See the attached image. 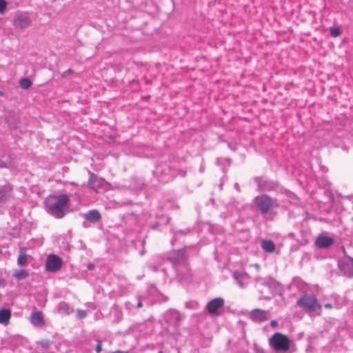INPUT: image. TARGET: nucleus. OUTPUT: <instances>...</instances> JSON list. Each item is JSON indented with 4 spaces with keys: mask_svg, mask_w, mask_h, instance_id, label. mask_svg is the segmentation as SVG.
I'll use <instances>...</instances> for the list:
<instances>
[{
    "mask_svg": "<svg viewBox=\"0 0 353 353\" xmlns=\"http://www.w3.org/2000/svg\"><path fill=\"white\" fill-rule=\"evenodd\" d=\"M69 201L67 194L51 196L45 201L46 210L57 219L63 218L69 208Z\"/></svg>",
    "mask_w": 353,
    "mask_h": 353,
    "instance_id": "obj_1",
    "label": "nucleus"
},
{
    "mask_svg": "<svg viewBox=\"0 0 353 353\" xmlns=\"http://www.w3.org/2000/svg\"><path fill=\"white\" fill-rule=\"evenodd\" d=\"M168 260L174 268L178 276L181 279H185L189 274V268L187 262V256L184 251L173 250L168 256Z\"/></svg>",
    "mask_w": 353,
    "mask_h": 353,
    "instance_id": "obj_2",
    "label": "nucleus"
},
{
    "mask_svg": "<svg viewBox=\"0 0 353 353\" xmlns=\"http://www.w3.org/2000/svg\"><path fill=\"white\" fill-rule=\"evenodd\" d=\"M297 304L310 315H319L321 306L312 294H305L297 301Z\"/></svg>",
    "mask_w": 353,
    "mask_h": 353,
    "instance_id": "obj_3",
    "label": "nucleus"
},
{
    "mask_svg": "<svg viewBox=\"0 0 353 353\" xmlns=\"http://www.w3.org/2000/svg\"><path fill=\"white\" fill-rule=\"evenodd\" d=\"M268 342L270 347L276 353H285L290 348L291 341L288 336L280 332L274 333Z\"/></svg>",
    "mask_w": 353,
    "mask_h": 353,
    "instance_id": "obj_4",
    "label": "nucleus"
},
{
    "mask_svg": "<svg viewBox=\"0 0 353 353\" xmlns=\"http://www.w3.org/2000/svg\"><path fill=\"white\" fill-rule=\"evenodd\" d=\"M255 205L262 214L271 212L279 205L276 199H272L267 194L258 196L254 199Z\"/></svg>",
    "mask_w": 353,
    "mask_h": 353,
    "instance_id": "obj_5",
    "label": "nucleus"
},
{
    "mask_svg": "<svg viewBox=\"0 0 353 353\" xmlns=\"http://www.w3.org/2000/svg\"><path fill=\"white\" fill-rule=\"evenodd\" d=\"M269 311L254 309L248 314V318L254 323H261L268 319Z\"/></svg>",
    "mask_w": 353,
    "mask_h": 353,
    "instance_id": "obj_6",
    "label": "nucleus"
},
{
    "mask_svg": "<svg viewBox=\"0 0 353 353\" xmlns=\"http://www.w3.org/2000/svg\"><path fill=\"white\" fill-rule=\"evenodd\" d=\"M256 285L259 288L264 287L267 288L268 292L272 294L273 292L277 289L279 283L273 278H259L256 280Z\"/></svg>",
    "mask_w": 353,
    "mask_h": 353,
    "instance_id": "obj_7",
    "label": "nucleus"
},
{
    "mask_svg": "<svg viewBox=\"0 0 353 353\" xmlns=\"http://www.w3.org/2000/svg\"><path fill=\"white\" fill-rule=\"evenodd\" d=\"M224 300L220 297L212 299L206 305V310L211 316H217L219 310L224 305Z\"/></svg>",
    "mask_w": 353,
    "mask_h": 353,
    "instance_id": "obj_8",
    "label": "nucleus"
},
{
    "mask_svg": "<svg viewBox=\"0 0 353 353\" xmlns=\"http://www.w3.org/2000/svg\"><path fill=\"white\" fill-rule=\"evenodd\" d=\"M61 265L62 261L59 256L50 254L46 260V268L49 272H56L61 268Z\"/></svg>",
    "mask_w": 353,
    "mask_h": 353,
    "instance_id": "obj_9",
    "label": "nucleus"
},
{
    "mask_svg": "<svg viewBox=\"0 0 353 353\" xmlns=\"http://www.w3.org/2000/svg\"><path fill=\"white\" fill-rule=\"evenodd\" d=\"M236 284L241 288H245L250 282L249 275L243 270H236L233 274Z\"/></svg>",
    "mask_w": 353,
    "mask_h": 353,
    "instance_id": "obj_10",
    "label": "nucleus"
},
{
    "mask_svg": "<svg viewBox=\"0 0 353 353\" xmlns=\"http://www.w3.org/2000/svg\"><path fill=\"white\" fill-rule=\"evenodd\" d=\"M31 24V20L26 13L18 14L14 20V26L16 28L25 29Z\"/></svg>",
    "mask_w": 353,
    "mask_h": 353,
    "instance_id": "obj_11",
    "label": "nucleus"
},
{
    "mask_svg": "<svg viewBox=\"0 0 353 353\" xmlns=\"http://www.w3.org/2000/svg\"><path fill=\"white\" fill-rule=\"evenodd\" d=\"M339 267L341 271L347 276L351 277L353 276V259H348L347 260L340 261Z\"/></svg>",
    "mask_w": 353,
    "mask_h": 353,
    "instance_id": "obj_12",
    "label": "nucleus"
},
{
    "mask_svg": "<svg viewBox=\"0 0 353 353\" xmlns=\"http://www.w3.org/2000/svg\"><path fill=\"white\" fill-rule=\"evenodd\" d=\"M334 239L331 237L325 236H319L316 240V245L319 248H327L332 245Z\"/></svg>",
    "mask_w": 353,
    "mask_h": 353,
    "instance_id": "obj_13",
    "label": "nucleus"
},
{
    "mask_svg": "<svg viewBox=\"0 0 353 353\" xmlns=\"http://www.w3.org/2000/svg\"><path fill=\"white\" fill-rule=\"evenodd\" d=\"M30 322L34 326H41L43 325V317L41 312H33L30 315Z\"/></svg>",
    "mask_w": 353,
    "mask_h": 353,
    "instance_id": "obj_14",
    "label": "nucleus"
},
{
    "mask_svg": "<svg viewBox=\"0 0 353 353\" xmlns=\"http://www.w3.org/2000/svg\"><path fill=\"white\" fill-rule=\"evenodd\" d=\"M84 218L91 223H96L100 220L101 214L98 210H92L84 214Z\"/></svg>",
    "mask_w": 353,
    "mask_h": 353,
    "instance_id": "obj_15",
    "label": "nucleus"
},
{
    "mask_svg": "<svg viewBox=\"0 0 353 353\" xmlns=\"http://www.w3.org/2000/svg\"><path fill=\"white\" fill-rule=\"evenodd\" d=\"M90 177L88 181V187L91 189L97 190L102 185L103 181L98 179L94 174L90 173Z\"/></svg>",
    "mask_w": 353,
    "mask_h": 353,
    "instance_id": "obj_16",
    "label": "nucleus"
},
{
    "mask_svg": "<svg viewBox=\"0 0 353 353\" xmlns=\"http://www.w3.org/2000/svg\"><path fill=\"white\" fill-rule=\"evenodd\" d=\"M11 316V313L9 310L1 309L0 310V323L7 325L9 323V320Z\"/></svg>",
    "mask_w": 353,
    "mask_h": 353,
    "instance_id": "obj_17",
    "label": "nucleus"
},
{
    "mask_svg": "<svg viewBox=\"0 0 353 353\" xmlns=\"http://www.w3.org/2000/svg\"><path fill=\"white\" fill-rule=\"evenodd\" d=\"M263 250L268 253H272L275 250V245L271 240H263L261 243Z\"/></svg>",
    "mask_w": 353,
    "mask_h": 353,
    "instance_id": "obj_18",
    "label": "nucleus"
},
{
    "mask_svg": "<svg viewBox=\"0 0 353 353\" xmlns=\"http://www.w3.org/2000/svg\"><path fill=\"white\" fill-rule=\"evenodd\" d=\"M58 311L61 314L68 315L71 314L73 310L68 303L65 302H61L59 304Z\"/></svg>",
    "mask_w": 353,
    "mask_h": 353,
    "instance_id": "obj_19",
    "label": "nucleus"
},
{
    "mask_svg": "<svg viewBox=\"0 0 353 353\" xmlns=\"http://www.w3.org/2000/svg\"><path fill=\"white\" fill-rule=\"evenodd\" d=\"M274 185L270 181L259 182L258 188L260 191H271L274 189Z\"/></svg>",
    "mask_w": 353,
    "mask_h": 353,
    "instance_id": "obj_20",
    "label": "nucleus"
},
{
    "mask_svg": "<svg viewBox=\"0 0 353 353\" xmlns=\"http://www.w3.org/2000/svg\"><path fill=\"white\" fill-rule=\"evenodd\" d=\"M13 276L18 280H22L28 276V272L25 270H16L14 272Z\"/></svg>",
    "mask_w": 353,
    "mask_h": 353,
    "instance_id": "obj_21",
    "label": "nucleus"
},
{
    "mask_svg": "<svg viewBox=\"0 0 353 353\" xmlns=\"http://www.w3.org/2000/svg\"><path fill=\"white\" fill-rule=\"evenodd\" d=\"M19 85L22 89L26 90V89H28L31 86L32 82L29 79L23 78L20 80Z\"/></svg>",
    "mask_w": 353,
    "mask_h": 353,
    "instance_id": "obj_22",
    "label": "nucleus"
},
{
    "mask_svg": "<svg viewBox=\"0 0 353 353\" xmlns=\"http://www.w3.org/2000/svg\"><path fill=\"white\" fill-rule=\"evenodd\" d=\"M330 33L332 37H337L341 34V30L339 27L332 26L330 28Z\"/></svg>",
    "mask_w": 353,
    "mask_h": 353,
    "instance_id": "obj_23",
    "label": "nucleus"
},
{
    "mask_svg": "<svg viewBox=\"0 0 353 353\" xmlns=\"http://www.w3.org/2000/svg\"><path fill=\"white\" fill-rule=\"evenodd\" d=\"M10 194L5 190H0V201H3L8 199Z\"/></svg>",
    "mask_w": 353,
    "mask_h": 353,
    "instance_id": "obj_24",
    "label": "nucleus"
},
{
    "mask_svg": "<svg viewBox=\"0 0 353 353\" xmlns=\"http://www.w3.org/2000/svg\"><path fill=\"white\" fill-rule=\"evenodd\" d=\"M18 264L20 265H24L26 263V257L25 254H21L18 257Z\"/></svg>",
    "mask_w": 353,
    "mask_h": 353,
    "instance_id": "obj_25",
    "label": "nucleus"
},
{
    "mask_svg": "<svg viewBox=\"0 0 353 353\" xmlns=\"http://www.w3.org/2000/svg\"><path fill=\"white\" fill-rule=\"evenodd\" d=\"M7 6V3L5 0H0V13H3Z\"/></svg>",
    "mask_w": 353,
    "mask_h": 353,
    "instance_id": "obj_26",
    "label": "nucleus"
},
{
    "mask_svg": "<svg viewBox=\"0 0 353 353\" xmlns=\"http://www.w3.org/2000/svg\"><path fill=\"white\" fill-rule=\"evenodd\" d=\"M77 317L79 319H83L86 316V312L84 310H77Z\"/></svg>",
    "mask_w": 353,
    "mask_h": 353,
    "instance_id": "obj_27",
    "label": "nucleus"
},
{
    "mask_svg": "<svg viewBox=\"0 0 353 353\" xmlns=\"http://www.w3.org/2000/svg\"><path fill=\"white\" fill-rule=\"evenodd\" d=\"M187 306L192 309H196L199 307V303L197 302H191L188 303Z\"/></svg>",
    "mask_w": 353,
    "mask_h": 353,
    "instance_id": "obj_28",
    "label": "nucleus"
},
{
    "mask_svg": "<svg viewBox=\"0 0 353 353\" xmlns=\"http://www.w3.org/2000/svg\"><path fill=\"white\" fill-rule=\"evenodd\" d=\"M95 350L97 353H99L101 351V343L99 341L96 345Z\"/></svg>",
    "mask_w": 353,
    "mask_h": 353,
    "instance_id": "obj_29",
    "label": "nucleus"
},
{
    "mask_svg": "<svg viewBox=\"0 0 353 353\" xmlns=\"http://www.w3.org/2000/svg\"><path fill=\"white\" fill-rule=\"evenodd\" d=\"M174 316L176 321H180L181 320V316L180 314H179L178 312H174Z\"/></svg>",
    "mask_w": 353,
    "mask_h": 353,
    "instance_id": "obj_30",
    "label": "nucleus"
},
{
    "mask_svg": "<svg viewBox=\"0 0 353 353\" xmlns=\"http://www.w3.org/2000/svg\"><path fill=\"white\" fill-rule=\"evenodd\" d=\"M270 325H271V327H276L278 325V323H277V321H275V320H272V321H271V322H270Z\"/></svg>",
    "mask_w": 353,
    "mask_h": 353,
    "instance_id": "obj_31",
    "label": "nucleus"
},
{
    "mask_svg": "<svg viewBox=\"0 0 353 353\" xmlns=\"http://www.w3.org/2000/svg\"><path fill=\"white\" fill-rule=\"evenodd\" d=\"M324 307L325 308L330 309V308L332 307V305L331 303H326V304H325Z\"/></svg>",
    "mask_w": 353,
    "mask_h": 353,
    "instance_id": "obj_32",
    "label": "nucleus"
},
{
    "mask_svg": "<svg viewBox=\"0 0 353 353\" xmlns=\"http://www.w3.org/2000/svg\"><path fill=\"white\" fill-rule=\"evenodd\" d=\"M112 353H128V352H124V351H121V350H117V351H115V352H113Z\"/></svg>",
    "mask_w": 353,
    "mask_h": 353,
    "instance_id": "obj_33",
    "label": "nucleus"
},
{
    "mask_svg": "<svg viewBox=\"0 0 353 353\" xmlns=\"http://www.w3.org/2000/svg\"><path fill=\"white\" fill-rule=\"evenodd\" d=\"M143 306V304H142V302L141 301H139L138 302V304H137V307L139 308Z\"/></svg>",
    "mask_w": 353,
    "mask_h": 353,
    "instance_id": "obj_34",
    "label": "nucleus"
},
{
    "mask_svg": "<svg viewBox=\"0 0 353 353\" xmlns=\"http://www.w3.org/2000/svg\"><path fill=\"white\" fill-rule=\"evenodd\" d=\"M72 70L70 69H68L67 71L64 72V76H65L67 74L71 73Z\"/></svg>",
    "mask_w": 353,
    "mask_h": 353,
    "instance_id": "obj_35",
    "label": "nucleus"
},
{
    "mask_svg": "<svg viewBox=\"0 0 353 353\" xmlns=\"http://www.w3.org/2000/svg\"><path fill=\"white\" fill-rule=\"evenodd\" d=\"M183 234V231H179L176 233L175 236L182 235Z\"/></svg>",
    "mask_w": 353,
    "mask_h": 353,
    "instance_id": "obj_36",
    "label": "nucleus"
},
{
    "mask_svg": "<svg viewBox=\"0 0 353 353\" xmlns=\"http://www.w3.org/2000/svg\"><path fill=\"white\" fill-rule=\"evenodd\" d=\"M131 304L130 303H126V307L128 309L130 310L131 309Z\"/></svg>",
    "mask_w": 353,
    "mask_h": 353,
    "instance_id": "obj_37",
    "label": "nucleus"
},
{
    "mask_svg": "<svg viewBox=\"0 0 353 353\" xmlns=\"http://www.w3.org/2000/svg\"><path fill=\"white\" fill-rule=\"evenodd\" d=\"M150 268L152 270V271H157V268L154 267V266H150Z\"/></svg>",
    "mask_w": 353,
    "mask_h": 353,
    "instance_id": "obj_38",
    "label": "nucleus"
},
{
    "mask_svg": "<svg viewBox=\"0 0 353 353\" xmlns=\"http://www.w3.org/2000/svg\"><path fill=\"white\" fill-rule=\"evenodd\" d=\"M92 267H93V265H92V264H89V265H88V268L89 270H91V269L92 268Z\"/></svg>",
    "mask_w": 353,
    "mask_h": 353,
    "instance_id": "obj_39",
    "label": "nucleus"
},
{
    "mask_svg": "<svg viewBox=\"0 0 353 353\" xmlns=\"http://www.w3.org/2000/svg\"><path fill=\"white\" fill-rule=\"evenodd\" d=\"M169 221H170V219L169 218H166V223H168Z\"/></svg>",
    "mask_w": 353,
    "mask_h": 353,
    "instance_id": "obj_40",
    "label": "nucleus"
},
{
    "mask_svg": "<svg viewBox=\"0 0 353 353\" xmlns=\"http://www.w3.org/2000/svg\"><path fill=\"white\" fill-rule=\"evenodd\" d=\"M175 240H176L175 238L174 239L171 240L172 243H173L174 241H175Z\"/></svg>",
    "mask_w": 353,
    "mask_h": 353,
    "instance_id": "obj_41",
    "label": "nucleus"
},
{
    "mask_svg": "<svg viewBox=\"0 0 353 353\" xmlns=\"http://www.w3.org/2000/svg\"><path fill=\"white\" fill-rule=\"evenodd\" d=\"M235 187H236V188H238L239 185L237 183L235 184Z\"/></svg>",
    "mask_w": 353,
    "mask_h": 353,
    "instance_id": "obj_42",
    "label": "nucleus"
},
{
    "mask_svg": "<svg viewBox=\"0 0 353 353\" xmlns=\"http://www.w3.org/2000/svg\"><path fill=\"white\" fill-rule=\"evenodd\" d=\"M159 353H163L162 351H159Z\"/></svg>",
    "mask_w": 353,
    "mask_h": 353,
    "instance_id": "obj_43",
    "label": "nucleus"
}]
</instances>
